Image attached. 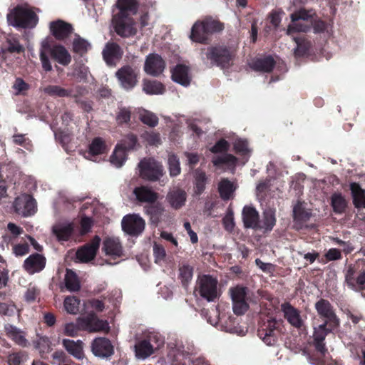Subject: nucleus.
Wrapping results in <instances>:
<instances>
[{
	"instance_id": "f257e3e1",
	"label": "nucleus",
	"mask_w": 365,
	"mask_h": 365,
	"mask_svg": "<svg viewBox=\"0 0 365 365\" xmlns=\"http://www.w3.org/2000/svg\"><path fill=\"white\" fill-rule=\"evenodd\" d=\"M6 19L9 25L15 28L33 29L38 22V16L27 4L18 5L10 9Z\"/></svg>"
},
{
	"instance_id": "f03ea898",
	"label": "nucleus",
	"mask_w": 365,
	"mask_h": 365,
	"mask_svg": "<svg viewBox=\"0 0 365 365\" xmlns=\"http://www.w3.org/2000/svg\"><path fill=\"white\" fill-rule=\"evenodd\" d=\"M217 283V280L210 275L199 276L195 292H197L207 302H214L219 297Z\"/></svg>"
},
{
	"instance_id": "7ed1b4c3",
	"label": "nucleus",
	"mask_w": 365,
	"mask_h": 365,
	"mask_svg": "<svg viewBox=\"0 0 365 365\" xmlns=\"http://www.w3.org/2000/svg\"><path fill=\"white\" fill-rule=\"evenodd\" d=\"M315 13L312 11L300 9L291 14L292 24L289 25L287 31L288 35L294 32H307L312 24V17Z\"/></svg>"
},
{
	"instance_id": "20e7f679",
	"label": "nucleus",
	"mask_w": 365,
	"mask_h": 365,
	"mask_svg": "<svg viewBox=\"0 0 365 365\" xmlns=\"http://www.w3.org/2000/svg\"><path fill=\"white\" fill-rule=\"evenodd\" d=\"M138 169L140 176L146 180L157 181L163 175V165L151 158L142 160Z\"/></svg>"
},
{
	"instance_id": "39448f33",
	"label": "nucleus",
	"mask_w": 365,
	"mask_h": 365,
	"mask_svg": "<svg viewBox=\"0 0 365 365\" xmlns=\"http://www.w3.org/2000/svg\"><path fill=\"white\" fill-rule=\"evenodd\" d=\"M78 326L81 330L89 332H108L110 327L106 320L100 319L93 312L78 318Z\"/></svg>"
},
{
	"instance_id": "423d86ee",
	"label": "nucleus",
	"mask_w": 365,
	"mask_h": 365,
	"mask_svg": "<svg viewBox=\"0 0 365 365\" xmlns=\"http://www.w3.org/2000/svg\"><path fill=\"white\" fill-rule=\"evenodd\" d=\"M278 322L272 319L264 322L258 329V336L267 346H274L277 342L279 331Z\"/></svg>"
},
{
	"instance_id": "0eeeda50",
	"label": "nucleus",
	"mask_w": 365,
	"mask_h": 365,
	"mask_svg": "<svg viewBox=\"0 0 365 365\" xmlns=\"http://www.w3.org/2000/svg\"><path fill=\"white\" fill-rule=\"evenodd\" d=\"M203 58H206L212 65L225 67L230 61L229 51L223 47H210L202 52Z\"/></svg>"
},
{
	"instance_id": "6e6552de",
	"label": "nucleus",
	"mask_w": 365,
	"mask_h": 365,
	"mask_svg": "<svg viewBox=\"0 0 365 365\" xmlns=\"http://www.w3.org/2000/svg\"><path fill=\"white\" fill-rule=\"evenodd\" d=\"M315 309L319 316L324 318V323H328L329 327L335 328L339 326V319L329 301L324 299H319L315 303Z\"/></svg>"
},
{
	"instance_id": "1a4fd4ad",
	"label": "nucleus",
	"mask_w": 365,
	"mask_h": 365,
	"mask_svg": "<svg viewBox=\"0 0 365 365\" xmlns=\"http://www.w3.org/2000/svg\"><path fill=\"white\" fill-rule=\"evenodd\" d=\"M145 221L138 215H125L121 222L123 230L129 235L137 236L142 233L145 228Z\"/></svg>"
},
{
	"instance_id": "9d476101",
	"label": "nucleus",
	"mask_w": 365,
	"mask_h": 365,
	"mask_svg": "<svg viewBox=\"0 0 365 365\" xmlns=\"http://www.w3.org/2000/svg\"><path fill=\"white\" fill-rule=\"evenodd\" d=\"M15 211L23 217L33 215L36 212V203L35 200L29 195H21L14 201Z\"/></svg>"
},
{
	"instance_id": "9b49d317",
	"label": "nucleus",
	"mask_w": 365,
	"mask_h": 365,
	"mask_svg": "<svg viewBox=\"0 0 365 365\" xmlns=\"http://www.w3.org/2000/svg\"><path fill=\"white\" fill-rule=\"evenodd\" d=\"M115 76L120 86L126 90L132 89L137 83L138 70L125 66L118 70Z\"/></svg>"
},
{
	"instance_id": "f8f14e48",
	"label": "nucleus",
	"mask_w": 365,
	"mask_h": 365,
	"mask_svg": "<svg viewBox=\"0 0 365 365\" xmlns=\"http://www.w3.org/2000/svg\"><path fill=\"white\" fill-rule=\"evenodd\" d=\"M165 62L163 58L157 53H150L146 56L144 71L152 76H160L165 70Z\"/></svg>"
},
{
	"instance_id": "ddd939ff",
	"label": "nucleus",
	"mask_w": 365,
	"mask_h": 365,
	"mask_svg": "<svg viewBox=\"0 0 365 365\" xmlns=\"http://www.w3.org/2000/svg\"><path fill=\"white\" fill-rule=\"evenodd\" d=\"M93 354L99 358L106 359L114 353V348L110 341L104 337L96 338L91 344Z\"/></svg>"
},
{
	"instance_id": "4468645a",
	"label": "nucleus",
	"mask_w": 365,
	"mask_h": 365,
	"mask_svg": "<svg viewBox=\"0 0 365 365\" xmlns=\"http://www.w3.org/2000/svg\"><path fill=\"white\" fill-rule=\"evenodd\" d=\"M113 24L115 32L123 37L135 35L136 29L135 22L131 17H115Z\"/></svg>"
},
{
	"instance_id": "2eb2a0df",
	"label": "nucleus",
	"mask_w": 365,
	"mask_h": 365,
	"mask_svg": "<svg viewBox=\"0 0 365 365\" xmlns=\"http://www.w3.org/2000/svg\"><path fill=\"white\" fill-rule=\"evenodd\" d=\"M46 259L41 254H32L24 262V268L29 274L41 272L46 267Z\"/></svg>"
},
{
	"instance_id": "dca6fc26",
	"label": "nucleus",
	"mask_w": 365,
	"mask_h": 365,
	"mask_svg": "<svg viewBox=\"0 0 365 365\" xmlns=\"http://www.w3.org/2000/svg\"><path fill=\"white\" fill-rule=\"evenodd\" d=\"M101 242V238L98 236L94 237L91 242L76 252V257L81 262H87L92 260L97 252Z\"/></svg>"
},
{
	"instance_id": "f3484780",
	"label": "nucleus",
	"mask_w": 365,
	"mask_h": 365,
	"mask_svg": "<svg viewBox=\"0 0 365 365\" xmlns=\"http://www.w3.org/2000/svg\"><path fill=\"white\" fill-rule=\"evenodd\" d=\"M102 250L106 256L110 259H116L123 256V250L118 238L107 237L104 240Z\"/></svg>"
},
{
	"instance_id": "a211bd4d",
	"label": "nucleus",
	"mask_w": 365,
	"mask_h": 365,
	"mask_svg": "<svg viewBox=\"0 0 365 365\" xmlns=\"http://www.w3.org/2000/svg\"><path fill=\"white\" fill-rule=\"evenodd\" d=\"M44 93L52 97H77L83 93V90L80 87H76V91L73 88L65 89L57 85H48L43 88Z\"/></svg>"
},
{
	"instance_id": "6ab92c4d",
	"label": "nucleus",
	"mask_w": 365,
	"mask_h": 365,
	"mask_svg": "<svg viewBox=\"0 0 365 365\" xmlns=\"http://www.w3.org/2000/svg\"><path fill=\"white\" fill-rule=\"evenodd\" d=\"M282 311L284 313V318L287 322L295 328H301L304 324L300 312L292 307L289 303H284L281 305Z\"/></svg>"
},
{
	"instance_id": "aec40b11",
	"label": "nucleus",
	"mask_w": 365,
	"mask_h": 365,
	"mask_svg": "<svg viewBox=\"0 0 365 365\" xmlns=\"http://www.w3.org/2000/svg\"><path fill=\"white\" fill-rule=\"evenodd\" d=\"M155 339V335L148 336V339L138 341L134 346L135 356L139 359H145L153 354L154 346L152 342Z\"/></svg>"
},
{
	"instance_id": "412c9836",
	"label": "nucleus",
	"mask_w": 365,
	"mask_h": 365,
	"mask_svg": "<svg viewBox=\"0 0 365 365\" xmlns=\"http://www.w3.org/2000/svg\"><path fill=\"white\" fill-rule=\"evenodd\" d=\"M49 28L52 35L58 40H64L73 31L71 24L62 20L51 21Z\"/></svg>"
},
{
	"instance_id": "4be33fe9",
	"label": "nucleus",
	"mask_w": 365,
	"mask_h": 365,
	"mask_svg": "<svg viewBox=\"0 0 365 365\" xmlns=\"http://www.w3.org/2000/svg\"><path fill=\"white\" fill-rule=\"evenodd\" d=\"M172 79L174 82L187 87L190 84L191 76L189 68L182 64H178L172 70Z\"/></svg>"
},
{
	"instance_id": "5701e85b",
	"label": "nucleus",
	"mask_w": 365,
	"mask_h": 365,
	"mask_svg": "<svg viewBox=\"0 0 365 365\" xmlns=\"http://www.w3.org/2000/svg\"><path fill=\"white\" fill-rule=\"evenodd\" d=\"M116 6L119 12L115 17H131L136 14L138 3L136 0H117Z\"/></svg>"
},
{
	"instance_id": "b1692460",
	"label": "nucleus",
	"mask_w": 365,
	"mask_h": 365,
	"mask_svg": "<svg viewBox=\"0 0 365 365\" xmlns=\"http://www.w3.org/2000/svg\"><path fill=\"white\" fill-rule=\"evenodd\" d=\"M123 55L120 47L115 43L108 42L103 50V56L107 64H115V61L119 60Z\"/></svg>"
},
{
	"instance_id": "393cba45",
	"label": "nucleus",
	"mask_w": 365,
	"mask_h": 365,
	"mask_svg": "<svg viewBox=\"0 0 365 365\" xmlns=\"http://www.w3.org/2000/svg\"><path fill=\"white\" fill-rule=\"evenodd\" d=\"M242 220L247 228L257 229L259 227V215L257 211L252 206H245L242 210Z\"/></svg>"
},
{
	"instance_id": "a878e982",
	"label": "nucleus",
	"mask_w": 365,
	"mask_h": 365,
	"mask_svg": "<svg viewBox=\"0 0 365 365\" xmlns=\"http://www.w3.org/2000/svg\"><path fill=\"white\" fill-rule=\"evenodd\" d=\"M136 199L141 202L153 203L158 198V194L147 186H140L133 190Z\"/></svg>"
},
{
	"instance_id": "bb28decb",
	"label": "nucleus",
	"mask_w": 365,
	"mask_h": 365,
	"mask_svg": "<svg viewBox=\"0 0 365 365\" xmlns=\"http://www.w3.org/2000/svg\"><path fill=\"white\" fill-rule=\"evenodd\" d=\"M275 65V61L271 56L257 58L250 63V66L255 71L270 72Z\"/></svg>"
},
{
	"instance_id": "cd10ccee",
	"label": "nucleus",
	"mask_w": 365,
	"mask_h": 365,
	"mask_svg": "<svg viewBox=\"0 0 365 365\" xmlns=\"http://www.w3.org/2000/svg\"><path fill=\"white\" fill-rule=\"evenodd\" d=\"M4 329L6 335L17 344L21 346L28 345V341L24 331L10 324H5Z\"/></svg>"
},
{
	"instance_id": "c85d7f7f",
	"label": "nucleus",
	"mask_w": 365,
	"mask_h": 365,
	"mask_svg": "<svg viewBox=\"0 0 365 365\" xmlns=\"http://www.w3.org/2000/svg\"><path fill=\"white\" fill-rule=\"evenodd\" d=\"M186 198V192L178 188L170 190L167 195V200L170 205L176 210L185 205Z\"/></svg>"
},
{
	"instance_id": "c756f323",
	"label": "nucleus",
	"mask_w": 365,
	"mask_h": 365,
	"mask_svg": "<svg viewBox=\"0 0 365 365\" xmlns=\"http://www.w3.org/2000/svg\"><path fill=\"white\" fill-rule=\"evenodd\" d=\"M51 56L63 66L68 65L71 61V56L63 46L57 45L49 48Z\"/></svg>"
},
{
	"instance_id": "7c9ffc66",
	"label": "nucleus",
	"mask_w": 365,
	"mask_h": 365,
	"mask_svg": "<svg viewBox=\"0 0 365 365\" xmlns=\"http://www.w3.org/2000/svg\"><path fill=\"white\" fill-rule=\"evenodd\" d=\"M63 346L75 358L81 359L83 357V343L81 341L78 340L75 341L70 339H63Z\"/></svg>"
},
{
	"instance_id": "2f4dec72",
	"label": "nucleus",
	"mask_w": 365,
	"mask_h": 365,
	"mask_svg": "<svg viewBox=\"0 0 365 365\" xmlns=\"http://www.w3.org/2000/svg\"><path fill=\"white\" fill-rule=\"evenodd\" d=\"M143 91L148 95H162L165 91V86L155 80H144Z\"/></svg>"
},
{
	"instance_id": "473e14b6",
	"label": "nucleus",
	"mask_w": 365,
	"mask_h": 365,
	"mask_svg": "<svg viewBox=\"0 0 365 365\" xmlns=\"http://www.w3.org/2000/svg\"><path fill=\"white\" fill-rule=\"evenodd\" d=\"M350 189L354 206L357 208L365 207V190L356 182L351 183Z\"/></svg>"
},
{
	"instance_id": "72a5a7b5",
	"label": "nucleus",
	"mask_w": 365,
	"mask_h": 365,
	"mask_svg": "<svg viewBox=\"0 0 365 365\" xmlns=\"http://www.w3.org/2000/svg\"><path fill=\"white\" fill-rule=\"evenodd\" d=\"M149 204L145 207V212L150 216L152 222L158 223L164 212V207L160 202Z\"/></svg>"
},
{
	"instance_id": "f704fd0d",
	"label": "nucleus",
	"mask_w": 365,
	"mask_h": 365,
	"mask_svg": "<svg viewBox=\"0 0 365 365\" xmlns=\"http://www.w3.org/2000/svg\"><path fill=\"white\" fill-rule=\"evenodd\" d=\"M220 328L229 333L237 334L239 335H245V332L238 327L237 322L233 317H229L227 319L222 321V319H219Z\"/></svg>"
},
{
	"instance_id": "c9c22d12",
	"label": "nucleus",
	"mask_w": 365,
	"mask_h": 365,
	"mask_svg": "<svg viewBox=\"0 0 365 365\" xmlns=\"http://www.w3.org/2000/svg\"><path fill=\"white\" fill-rule=\"evenodd\" d=\"M294 220L301 226L302 223L309 220L311 212L306 210L302 202H297L293 208Z\"/></svg>"
},
{
	"instance_id": "e433bc0d",
	"label": "nucleus",
	"mask_w": 365,
	"mask_h": 365,
	"mask_svg": "<svg viewBox=\"0 0 365 365\" xmlns=\"http://www.w3.org/2000/svg\"><path fill=\"white\" fill-rule=\"evenodd\" d=\"M64 283L66 289L71 292H76L80 289L81 285L78 278L76 274L71 269H66Z\"/></svg>"
},
{
	"instance_id": "4c0bfd02",
	"label": "nucleus",
	"mask_w": 365,
	"mask_h": 365,
	"mask_svg": "<svg viewBox=\"0 0 365 365\" xmlns=\"http://www.w3.org/2000/svg\"><path fill=\"white\" fill-rule=\"evenodd\" d=\"M236 189L235 185L227 179H223L220 181L218 186L220 197L224 200H227L232 198L234 195V192Z\"/></svg>"
},
{
	"instance_id": "58836bf2",
	"label": "nucleus",
	"mask_w": 365,
	"mask_h": 365,
	"mask_svg": "<svg viewBox=\"0 0 365 365\" xmlns=\"http://www.w3.org/2000/svg\"><path fill=\"white\" fill-rule=\"evenodd\" d=\"M34 346L41 355L49 353L51 348V341L48 336L37 335L34 341Z\"/></svg>"
},
{
	"instance_id": "ea45409f",
	"label": "nucleus",
	"mask_w": 365,
	"mask_h": 365,
	"mask_svg": "<svg viewBox=\"0 0 365 365\" xmlns=\"http://www.w3.org/2000/svg\"><path fill=\"white\" fill-rule=\"evenodd\" d=\"M126 150L120 145H117L112 155L110 163L116 168L121 167L126 160Z\"/></svg>"
},
{
	"instance_id": "a19ab883",
	"label": "nucleus",
	"mask_w": 365,
	"mask_h": 365,
	"mask_svg": "<svg viewBox=\"0 0 365 365\" xmlns=\"http://www.w3.org/2000/svg\"><path fill=\"white\" fill-rule=\"evenodd\" d=\"M72 231V225L69 223L57 224L53 227V232L59 240H67Z\"/></svg>"
},
{
	"instance_id": "79ce46f5",
	"label": "nucleus",
	"mask_w": 365,
	"mask_h": 365,
	"mask_svg": "<svg viewBox=\"0 0 365 365\" xmlns=\"http://www.w3.org/2000/svg\"><path fill=\"white\" fill-rule=\"evenodd\" d=\"M138 115L139 119L145 125L150 127H155L158 123V118L157 115L143 108L138 109Z\"/></svg>"
},
{
	"instance_id": "37998d69",
	"label": "nucleus",
	"mask_w": 365,
	"mask_h": 365,
	"mask_svg": "<svg viewBox=\"0 0 365 365\" xmlns=\"http://www.w3.org/2000/svg\"><path fill=\"white\" fill-rule=\"evenodd\" d=\"M193 268L186 263H182L179 267V278L184 287H187L192 279Z\"/></svg>"
},
{
	"instance_id": "c03bdc74",
	"label": "nucleus",
	"mask_w": 365,
	"mask_h": 365,
	"mask_svg": "<svg viewBox=\"0 0 365 365\" xmlns=\"http://www.w3.org/2000/svg\"><path fill=\"white\" fill-rule=\"evenodd\" d=\"M237 161V159L235 156L227 153L217 155L212 159V163L215 166L226 165L232 169L235 168Z\"/></svg>"
},
{
	"instance_id": "a18cd8bd",
	"label": "nucleus",
	"mask_w": 365,
	"mask_h": 365,
	"mask_svg": "<svg viewBox=\"0 0 365 365\" xmlns=\"http://www.w3.org/2000/svg\"><path fill=\"white\" fill-rule=\"evenodd\" d=\"M201 26H202L201 21H196L192 26L190 35V38L192 41L201 43L206 41L207 34L202 31Z\"/></svg>"
},
{
	"instance_id": "49530a36",
	"label": "nucleus",
	"mask_w": 365,
	"mask_h": 365,
	"mask_svg": "<svg viewBox=\"0 0 365 365\" xmlns=\"http://www.w3.org/2000/svg\"><path fill=\"white\" fill-rule=\"evenodd\" d=\"M331 204L336 213L341 214L346 207V201L344 197L339 192L334 193L331 197Z\"/></svg>"
},
{
	"instance_id": "de8ad7c7",
	"label": "nucleus",
	"mask_w": 365,
	"mask_h": 365,
	"mask_svg": "<svg viewBox=\"0 0 365 365\" xmlns=\"http://www.w3.org/2000/svg\"><path fill=\"white\" fill-rule=\"evenodd\" d=\"M233 146L235 152L237 154L243 155L246 158L243 162V164H245L248 160V158L250 157L251 152L247 141L246 140L237 138L234 142Z\"/></svg>"
},
{
	"instance_id": "09e8293b",
	"label": "nucleus",
	"mask_w": 365,
	"mask_h": 365,
	"mask_svg": "<svg viewBox=\"0 0 365 365\" xmlns=\"http://www.w3.org/2000/svg\"><path fill=\"white\" fill-rule=\"evenodd\" d=\"M201 23L202 24V26H201L202 31L204 33L207 32V35L214 32L220 31L223 29L221 23L211 19H207L201 21Z\"/></svg>"
},
{
	"instance_id": "8fccbe9b",
	"label": "nucleus",
	"mask_w": 365,
	"mask_h": 365,
	"mask_svg": "<svg viewBox=\"0 0 365 365\" xmlns=\"http://www.w3.org/2000/svg\"><path fill=\"white\" fill-rule=\"evenodd\" d=\"M91 47V43L86 39L76 35L73 41V50L74 52L83 54L87 52Z\"/></svg>"
},
{
	"instance_id": "3c124183",
	"label": "nucleus",
	"mask_w": 365,
	"mask_h": 365,
	"mask_svg": "<svg viewBox=\"0 0 365 365\" xmlns=\"http://www.w3.org/2000/svg\"><path fill=\"white\" fill-rule=\"evenodd\" d=\"M107 150L105 142L101 138H96L93 140L89 146V155H97L105 153Z\"/></svg>"
},
{
	"instance_id": "603ef678",
	"label": "nucleus",
	"mask_w": 365,
	"mask_h": 365,
	"mask_svg": "<svg viewBox=\"0 0 365 365\" xmlns=\"http://www.w3.org/2000/svg\"><path fill=\"white\" fill-rule=\"evenodd\" d=\"M276 223L274 212L272 210H267L264 212L262 225L259 228L264 229L267 231L272 230Z\"/></svg>"
},
{
	"instance_id": "864d4df0",
	"label": "nucleus",
	"mask_w": 365,
	"mask_h": 365,
	"mask_svg": "<svg viewBox=\"0 0 365 365\" xmlns=\"http://www.w3.org/2000/svg\"><path fill=\"white\" fill-rule=\"evenodd\" d=\"M206 176L205 173L199 170L195 173V181L194 192L196 195L202 193L205 188Z\"/></svg>"
},
{
	"instance_id": "5fc2aeb1",
	"label": "nucleus",
	"mask_w": 365,
	"mask_h": 365,
	"mask_svg": "<svg viewBox=\"0 0 365 365\" xmlns=\"http://www.w3.org/2000/svg\"><path fill=\"white\" fill-rule=\"evenodd\" d=\"M168 164L171 176H177L180 173V165L179 158L174 154H169Z\"/></svg>"
},
{
	"instance_id": "6e6d98bb",
	"label": "nucleus",
	"mask_w": 365,
	"mask_h": 365,
	"mask_svg": "<svg viewBox=\"0 0 365 365\" xmlns=\"http://www.w3.org/2000/svg\"><path fill=\"white\" fill-rule=\"evenodd\" d=\"M80 300L75 297H67L64 299V307L69 314H76L79 309Z\"/></svg>"
},
{
	"instance_id": "4d7b16f0",
	"label": "nucleus",
	"mask_w": 365,
	"mask_h": 365,
	"mask_svg": "<svg viewBox=\"0 0 365 365\" xmlns=\"http://www.w3.org/2000/svg\"><path fill=\"white\" fill-rule=\"evenodd\" d=\"M11 88L16 96L25 95L29 90L30 86L21 78H16Z\"/></svg>"
},
{
	"instance_id": "13d9d810",
	"label": "nucleus",
	"mask_w": 365,
	"mask_h": 365,
	"mask_svg": "<svg viewBox=\"0 0 365 365\" xmlns=\"http://www.w3.org/2000/svg\"><path fill=\"white\" fill-rule=\"evenodd\" d=\"M49 49L48 42L43 41L41 43V48L40 51V59L42 63V67L46 71H50L52 69L51 64L46 54Z\"/></svg>"
},
{
	"instance_id": "bf43d9fd",
	"label": "nucleus",
	"mask_w": 365,
	"mask_h": 365,
	"mask_svg": "<svg viewBox=\"0 0 365 365\" xmlns=\"http://www.w3.org/2000/svg\"><path fill=\"white\" fill-rule=\"evenodd\" d=\"M153 251L155 262L162 264L165 261L166 258V251L164 247L155 242L153 245Z\"/></svg>"
},
{
	"instance_id": "052dcab7",
	"label": "nucleus",
	"mask_w": 365,
	"mask_h": 365,
	"mask_svg": "<svg viewBox=\"0 0 365 365\" xmlns=\"http://www.w3.org/2000/svg\"><path fill=\"white\" fill-rule=\"evenodd\" d=\"M7 50L11 53H20L24 51V47L19 43L17 37L9 36L6 40Z\"/></svg>"
},
{
	"instance_id": "680f3d73",
	"label": "nucleus",
	"mask_w": 365,
	"mask_h": 365,
	"mask_svg": "<svg viewBox=\"0 0 365 365\" xmlns=\"http://www.w3.org/2000/svg\"><path fill=\"white\" fill-rule=\"evenodd\" d=\"M232 302L246 301L247 288L236 287L230 289Z\"/></svg>"
},
{
	"instance_id": "e2e57ef3",
	"label": "nucleus",
	"mask_w": 365,
	"mask_h": 365,
	"mask_svg": "<svg viewBox=\"0 0 365 365\" xmlns=\"http://www.w3.org/2000/svg\"><path fill=\"white\" fill-rule=\"evenodd\" d=\"M327 325H329L328 323H324L314 328V341H320L325 339L326 336L329 333V329L327 328Z\"/></svg>"
},
{
	"instance_id": "0e129e2a",
	"label": "nucleus",
	"mask_w": 365,
	"mask_h": 365,
	"mask_svg": "<svg viewBox=\"0 0 365 365\" xmlns=\"http://www.w3.org/2000/svg\"><path fill=\"white\" fill-rule=\"evenodd\" d=\"M355 273L354 267L351 265L349 266L345 274V282L351 289H354L356 287L355 282L356 277H355Z\"/></svg>"
},
{
	"instance_id": "69168bd1",
	"label": "nucleus",
	"mask_w": 365,
	"mask_h": 365,
	"mask_svg": "<svg viewBox=\"0 0 365 365\" xmlns=\"http://www.w3.org/2000/svg\"><path fill=\"white\" fill-rule=\"evenodd\" d=\"M17 308L13 302L0 303V314L11 316L15 314Z\"/></svg>"
},
{
	"instance_id": "338daca9",
	"label": "nucleus",
	"mask_w": 365,
	"mask_h": 365,
	"mask_svg": "<svg viewBox=\"0 0 365 365\" xmlns=\"http://www.w3.org/2000/svg\"><path fill=\"white\" fill-rule=\"evenodd\" d=\"M72 75L79 81H85L89 75V69L85 65H80L76 66Z\"/></svg>"
},
{
	"instance_id": "774afa93",
	"label": "nucleus",
	"mask_w": 365,
	"mask_h": 365,
	"mask_svg": "<svg viewBox=\"0 0 365 365\" xmlns=\"http://www.w3.org/2000/svg\"><path fill=\"white\" fill-rule=\"evenodd\" d=\"M137 143L136 137L133 134H129L125 136L119 144L125 150H130L134 148Z\"/></svg>"
}]
</instances>
